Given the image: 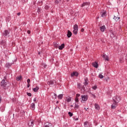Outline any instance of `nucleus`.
I'll use <instances>...</instances> for the list:
<instances>
[{
    "instance_id": "12",
    "label": "nucleus",
    "mask_w": 127,
    "mask_h": 127,
    "mask_svg": "<svg viewBox=\"0 0 127 127\" xmlns=\"http://www.w3.org/2000/svg\"><path fill=\"white\" fill-rule=\"evenodd\" d=\"M30 108L32 110H35V103H32L31 104Z\"/></svg>"
},
{
    "instance_id": "8",
    "label": "nucleus",
    "mask_w": 127,
    "mask_h": 127,
    "mask_svg": "<svg viewBox=\"0 0 127 127\" xmlns=\"http://www.w3.org/2000/svg\"><path fill=\"white\" fill-rule=\"evenodd\" d=\"M34 125L33 120H30L28 123V126L29 127H33Z\"/></svg>"
},
{
    "instance_id": "18",
    "label": "nucleus",
    "mask_w": 127,
    "mask_h": 127,
    "mask_svg": "<svg viewBox=\"0 0 127 127\" xmlns=\"http://www.w3.org/2000/svg\"><path fill=\"white\" fill-rule=\"evenodd\" d=\"M64 46H65V44H63L61 46H59V49L60 50H62V49H63V48H64Z\"/></svg>"
},
{
    "instance_id": "41",
    "label": "nucleus",
    "mask_w": 127,
    "mask_h": 127,
    "mask_svg": "<svg viewBox=\"0 0 127 127\" xmlns=\"http://www.w3.org/2000/svg\"><path fill=\"white\" fill-rule=\"evenodd\" d=\"M84 30L83 28L81 29V32H84Z\"/></svg>"
},
{
    "instance_id": "34",
    "label": "nucleus",
    "mask_w": 127,
    "mask_h": 127,
    "mask_svg": "<svg viewBox=\"0 0 127 127\" xmlns=\"http://www.w3.org/2000/svg\"><path fill=\"white\" fill-rule=\"evenodd\" d=\"M97 88H98V87H97V85H95L94 86H93V87H92V88H93V90H96V89H97Z\"/></svg>"
},
{
    "instance_id": "38",
    "label": "nucleus",
    "mask_w": 127,
    "mask_h": 127,
    "mask_svg": "<svg viewBox=\"0 0 127 127\" xmlns=\"http://www.w3.org/2000/svg\"><path fill=\"white\" fill-rule=\"evenodd\" d=\"M74 121H78V120H79V118H74L73 119Z\"/></svg>"
},
{
    "instance_id": "37",
    "label": "nucleus",
    "mask_w": 127,
    "mask_h": 127,
    "mask_svg": "<svg viewBox=\"0 0 127 127\" xmlns=\"http://www.w3.org/2000/svg\"><path fill=\"white\" fill-rule=\"evenodd\" d=\"M80 87H81V84L80 83L77 84V88H78V89H80Z\"/></svg>"
},
{
    "instance_id": "40",
    "label": "nucleus",
    "mask_w": 127,
    "mask_h": 127,
    "mask_svg": "<svg viewBox=\"0 0 127 127\" xmlns=\"http://www.w3.org/2000/svg\"><path fill=\"white\" fill-rule=\"evenodd\" d=\"M30 86V85L29 84V83H28L27 85V88H29Z\"/></svg>"
},
{
    "instance_id": "16",
    "label": "nucleus",
    "mask_w": 127,
    "mask_h": 127,
    "mask_svg": "<svg viewBox=\"0 0 127 127\" xmlns=\"http://www.w3.org/2000/svg\"><path fill=\"white\" fill-rule=\"evenodd\" d=\"M86 5H87L89 6V5H90V3L89 2H84L82 5H81V7L83 6H86Z\"/></svg>"
},
{
    "instance_id": "28",
    "label": "nucleus",
    "mask_w": 127,
    "mask_h": 127,
    "mask_svg": "<svg viewBox=\"0 0 127 127\" xmlns=\"http://www.w3.org/2000/svg\"><path fill=\"white\" fill-rule=\"evenodd\" d=\"M66 102H67L68 103L71 102V98L70 97L66 98Z\"/></svg>"
},
{
    "instance_id": "11",
    "label": "nucleus",
    "mask_w": 127,
    "mask_h": 127,
    "mask_svg": "<svg viewBox=\"0 0 127 127\" xmlns=\"http://www.w3.org/2000/svg\"><path fill=\"white\" fill-rule=\"evenodd\" d=\"M1 86L2 87H5L6 86V82L4 81V80H2L1 82Z\"/></svg>"
},
{
    "instance_id": "43",
    "label": "nucleus",
    "mask_w": 127,
    "mask_h": 127,
    "mask_svg": "<svg viewBox=\"0 0 127 127\" xmlns=\"http://www.w3.org/2000/svg\"><path fill=\"white\" fill-rule=\"evenodd\" d=\"M17 15H18V16L20 15V12L17 13Z\"/></svg>"
},
{
    "instance_id": "15",
    "label": "nucleus",
    "mask_w": 127,
    "mask_h": 127,
    "mask_svg": "<svg viewBox=\"0 0 127 127\" xmlns=\"http://www.w3.org/2000/svg\"><path fill=\"white\" fill-rule=\"evenodd\" d=\"M78 75H79V74L77 72H73V73H72L71 74V77H74V76H76L77 77V76H78Z\"/></svg>"
},
{
    "instance_id": "2",
    "label": "nucleus",
    "mask_w": 127,
    "mask_h": 127,
    "mask_svg": "<svg viewBox=\"0 0 127 127\" xmlns=\"http://www.w3.org/2000/svg\"><path fill=\"white\" fill-rule=\"evenodd\" d=\"M81 100L80 102L81 103H85L86 101L88 100V95H82L81 96Z\"/></svg>"
},
{
    "instance_id": "39",
    "label": "nucleus",
    "mask_w": 127,
    "mask_h": 127,
    "mask_svg": "<svg viewBox=\"0 0 127 127\" xmlns=\"http://www.w3.org/2000/svg\"><path fill=\"white\" fill-rule=\"evenodd\" d=\"M27 82L28 84H29V83H30V79H28L27 80Z\"/></svg>"
},
{
    "instance_id": "49",
    "label": "nucleus",
    "mask_w": 127,
    "mask_h": 127,
    "mask_svg": "<svg viewBox=\"0 0 127 127\" xmlns=\"http://www.w3.org/2000/svg\"><path fill=\"white\" fill-rule=\"evenodd\" d=\"M71 108H73V105H70Z\"/></svg>"
},
{
    "instance_id": "1",
    "label": "nucleus",
    "mask_w": 127,
    "mask_h": 127,
    "mask_svg": "<svg viewBox=\"0 0 127 127\" xmlns=\"http://www.w3.org/2000/svg\"><path fill=\"white\" fill-rule=\"evenodd\" d=\"M113 103L111 105V109H115L117 108V106L119 105V102L121 101V97L119 96H114L113 98Z\"/></svg>"
},
{
    "instance_id": "26",
    "label": "nucleus",
    "mask_w": 127,
    "mask_h": 127,
    "mask_svg": "<svg viewBox=\"0 0 127 127\" xmlns=\"http://www.w3.org/2000/svg\"><path fill=\"white\" fill-rule=\"evenodd\" d=\"M57 98V94L54 93L53 95V99H54V100H55Z\"/></svg>"
},
{
    "instance_id": "46",
    "label": "nucleus",
    "mask_w": 127,
    "mask_h": 127,
    "mask_svg": "<svg viewBox=\"0 0 127 127\" xmlns=\"http://www.w3.org/2000/svg\"><path fill=\"white\" fill-rule=\"evenodd\" d=\"M0 103H1V98L0 97Z\"/></svg>"
},
{
    "instance_id": "23",
    "label": "nucleus",
    "mask_w": 127,
    "mask_h": 127,
    "mask_svg": "<svg viewBox=\"0 0 127 127\" xmlns=\"http://www.w3.org/2000/svg\"><path fill=\"white\" fill-rule=\"evenodd\" d=\"M21 79H22V76H19L16 77L17 81H20V80H21Z\"/></svg>"
},
{
    "instance_id": "52",
    "label": "nucleus",
    "mask_w": 127,
    "mask_h": 127,
    "mask_svg": "<svg viewBox=\"0 0 127 127\" xmlns=\"http://www.w3.org/2000/svg\"><path fill=\"white\" fill-rule=\"evenodd\" d=\"M39 54H40V53H39Z\"/></svg>"
},
{
    "instance_id": "47",
    "label": "nucleus",
    "mask_w": 127,
    "mask_h": 127,
    "mask_svg": "<svg viewBox=\"0 0 127 127\" xmlns=\"http://www.w3.org/2000/svg\"><path fill=\"white\" fill-rule=\"evenodd\" d=\"M126 60H127V56L126 57Z\"/></svg>"
},
{
    "instance_id": "22",
    "label": "nucleus",
    "mask_w": 127,
    "mask_h": 127,
    "mask_svg": "<svg viewBox=\"0 0 127 127\" xmlns=\"http://www.w3.org/2000/svg\"><path fill=\"white\" fill-rule=\"evenodd\" d=\"M8 31L7 30H5L4 32H3V34L4 35H5V36H7L8 35Z\"/></svg>"
},
{
    "instance_id": "32",
    "label": "nucleus",
    "mask_w": 127,
    "mask_h": 127,
    "mask_svg": "<svg viewBox=\"0 0 127 127\" xmlns=\"http://www.w3.org/2000/svg\"><path fill=\"white\" fill-rule=\"evenodd\" d=\"M42 66L43 67V68H46V64H45L44 63L42 64Z\"/></svg>"
},
{
    "instance_id": "42",
    "label": "nucleus",
    "mask_w": 127,
    "mask_h": 127,
    "mask_svg": "<svg viewBox=\"0 0 127 127\" xmlns=\"http://www.w3.org/2000/svg\"><path fill=\"white\" fill-rule=\"evenodd\" d=\"M36 100H37L36 98H35L34 99V100H33V101H34V102H36Z\"/></svg>"
},
{
    "instance_id": "33",
    "label": "nucleus",
    "mask_w": 127,
    "mask_h": 127,
    "mask_svg": "<svg viewBox=\"0 0 127 127\" xmlns=\"http://www.w3.org/2000/svg\"><path fill=\"white\" fill-rule=\"evenodd\" d=\"M68 115L69 116V117H72L73 116V113H71V112H68Z\"/></svg>"
},
{
    "instance_id": "19",
    "label": "nucleus",
    "mask_w": 127,
    "mask_h": 127,
    "mask_svg": "<svg viewBox=\"0 0 127 127\" xmlns=\"http://www.w3.org/2000/svg\"><path fill=\"white\" fill-rule=\"evenodd\" d=\"M106 16H107V14L106 13V11H103L102 12V15H101L102 17H106Z\"/></svg>"
},
{
    "instance_id": "21",
    "label": "nucleus",
    "mask_w": 127,
    "mask_h": 127,
    "mask_svg": "<svg viewBox=\"0 0 127 127\" xmlns=\"http://www.w3.org/2000/svg\"><path fill=\"white\" fill-rule=\"evenodd\" d=\"M58 98V99H59V100H62V99L63 98V94L59 95Z\"/></svg>"
},
{
    "instance_id": "30",
    "label": "nucleus",
    "mask_w": 127,
    "mask_h": 127,
    "mask_svg": "<svg viewBox=\"0 0 127 127\" xmlns=\"http://www.w3.org/2000/svg\"><path fill=\"white\" fill-rule=\"evenodd\" d=\"M99 77L100 79H103L104 78V75H102V73L99 74Z\"/></svg>"
},
{
    "instance_id": "50",
    "label": "nucleus",
    "mask_w": 127,
    "mask_h": 127,
    "mask_svg": "<svg viewBox=\"0 0 127 127\" xmlns=\"http://www.w3.org/2000/svg\"><path fill=\"white\" fill-rule=\"evenodd\" d=\"M58 103H59V102L57 101L56 103H57V104H58Z\"/></svg>"
},
{
    "instance_id": "29",
    "label": "nucleus",
    "mask_w": 127,
    "mask_h": 127,
    "mask_svg": "<svg viewBox=\"0 0 127 127\" xmlns=\"http://www.w3.org/2000/svg\"><path fill=\"white\" fill-rule=\"evenodd\" d=\"M10 66H11V65L9 63H7L5 65V66L7 68H8L9 67H10Z\"/></svg>"
},
{
    "instance_id": "3",
    "label": "nucleus",
    "mask_w": 127,
    "mask_h": 127,
    "mask_svg": "<svg viewBox=\"0 0 127 127\" xmlns=\"http://www.w3.org/2000/svg\"><path fill=\"white\" fill-rule=\"evenodd\" d=\"M78 25L75 24L73 26V33L75 34V35H77V33H78Z\"/></svg>"
},
{
    "instance_id": "31",
    "label": "nucleus",
    "mask_w": 127,
    "mask_h": 127,
    "mask_svg": "<svg viewBox=\"0 0 127 127\" xmlns=\"http://www.w3.org/2000/svg\"><path fill=\"white\" fill-rule=\"evenodd\" d=\"M84 84V85H88V80L87 79H85Z\"/></svg>"
},
{
    "instance_id": "9",
    "label": "nucleus",
    "mask_w": 127,
    "mask_h": 127,
    "mask_svg": "<svg viewBox=\"0 0 127 127\" xmlns=\"http://www.w3.org/2000/svg\"><path fill=\"white\" fill-rule=\"evenodd\" d=\"M84 126L85 127H91V124L88 121H86L84 123Z\"/></svg>"
},
{
    "instance_id": "44",
    "label": "nucleus",
    "mask_w": 127,
    "mask_h": 127,
    "mask_svg": "<svg viewBox=\"0 0 127 127\" xmlns=\"http://www.w3.org/2000/svg\"><path fill=\"white\" fill-rule=\"evenodd\" d=\"M27 33H28V34H30V31H27Z\"/></svg>"
},
{
    "instance_id": "17",
    "label": "nucleus",
    "mask_w": 127,
    "mask_h": 127,
    "mask_svg": "<svg viewBox=\"0 0 127 127\" xmlns=\"http://www.w3.org/2000/svg\"><path fill=\"white\" fill-rule=\"evenodd\" d=\"M92 65L93 67H95V68H98L99 67V65L98 64V63L96 62H94L92 64Z\"/></svg>"
},
{
    "instance_id": "14",
    "label": "nucleus",
    "mask_w": 127,
    "mask_h": 127,
    "mask_svg": "<svg viewBox=\"0 0 127 127\" xmlns=\"http://www.w3.org/2000/svg\"><path fill=\"white\" fill-rule=\"evenodd\" d=\"M105 29H106V26L105 25H103L100 27V30L102 32H104Z\"/></svg>"
},
{
    "instance_id": "51",
    "label": "nucleus",
    "mask_w": 127,
    "mask_h": 127,
    "mask_svg": "<svg viewBox=\"0 0 127 127\" xmlns=\"http://www.w3.org/2000/svg\"><path fill=\"white\" fill-rule=\"evenodd\" d=\"M100 127H102V126H100Z\"/></svg>"
},
{
    "instance_id": "48",
    "label": "nucleus",
    "mask_w": 127,
    "mask_h": 127,
    "mask_svg": "<svg viewBox=\"0 0 127 127\" xmlns=\"http://www.w3.org/2000/svg\"><path fill=\"white\" fill-rule=\"evenodd\" d=\"M92 96H93L94 97V98H96V96H95L94 94L92 95Z\"/></svg>"
},
{
    "instance_id": "7",
    "label": "nucleus",
    "mask_w": 127,
    "mask_h": 127,
    "mask_svg": "<svg viewBox=\"0 0 127 127\" xmlns=\"http://www.w3.org/2000/svg\"><path fill=\"white\" fill-rule=\"evenodd\" d=\"M103 58H104V60H105V61H109V60H110L109 59V56H107L106 54H104L102 56Z\"/></svg>"
},
{
    "instance_id": "13",
    "label": "nucleus",
    "mask_w": 127,
    "mask_h": 127,
    "mask_svg": "<svg viewBox=\"0 0 127 127\" xmlns=\"http://www.w3.org/2000/svg\"><path fill=\"white\" fill-rule=\"evenodd\" d=\"M110 37L111 38H114V37H115V33L113 30L110 31Z\"/></svg>"
},
{
    "instance_id": "36",
    "label": "nucleus",
    "mask_w": 127,
    "mask_h": 127,
    "mask_svg": "<svg viewBox=\"0 0 127 127\" xmlns=\"http://www.w3.org/2000/svg\"><path fill=\"white\" fill-rule=\"evenodd\" d=\"M60 1H61V0H56L55 2L56 3H58L60 2Z\"/></svg>"
},
{
    "instance_id": "5",
    "label": "nucleus",
    "mask_w": 127,
    "mask_h": 127,
    "mask_svg": "<svg viewBox=\"0 0 127 127\" xmlns=\"http://www.w3.org/2000/svg\"><path fill=\"white\" fill-rule=\"evenodd\" d=\"M80 96H81V95L79 94H76L75 98V103H79V97H80Z\"/></svg>"
},
{
    "instance_id": "24",
    "label": "nucleus",
    "mask_w": 127,
    "mask_h": 127,
    "mask_svg": "<svg viewBox=\"0 0 127 127\" xmlns=\"http://www.w3.org/2000/svg\"><path fill=\"white\" fill-rule=\"evenodd\" d=\"M33 90L34 92H37V91H38V90H39V87L37 86L35 88H33Z\"/></svg>"
},
{
    "instance_id": "10",
    "label": "nucleus",
    "mask_w": 127,
    "mask_h": 127,
    "mask_svg": "<svg viewBox=\"0 0 127 127\" xmlns=\"http://www.w3.org/2000/svg\"><path fill=\"white\" fill-rule=\"evenodd\" d=\"M74 109L75 110H77V109H79V102H75L74 103Z\"/></svg>"
},
{
    "instance_id": "27",
    "label": "nucleus",
    "mask_w": 127,
    "mask_h": 127,
    "mask_svg": "<svg viewBox=\"0 0 127 127\" xmlns=\"http://www.w3.org/2000/svg\"><path fill=\"white\" fill-rule=\"evenodd\" d=\"M54 46L55 48H59V44H57V43H55L54 45Z\"/></svg>"
},
{
    "instance_id": "6",
    "label": "nucleus",
    "mask_w": 127,
    "mask_h": 127,
    "mask_svg": "<svg viewBox=\"0 0 127 127\" xmlns=\"http://www.w3.org/2000/svg\"><path fill=\"white\" fill-rule=\"evenodd\" d=\"M94 108L97 111H100L101 110V108L100 107V105L97 104V103L94 104Z\"/></svg>"
},
{
    "instance_id": "20",
    "label": "nucleus",
    "mask_w": 127,
    "mask_h": 127,
    "mask_svg": "<svg viewBox=\"0 0 127 127\" xmlns=\"http://www.w3.org/2000/svg\"><path fill=\"white\" fill-rule=\"evenodd\" d=\"M67 37L70 38L71 36H72V32L70 31H67Z\"/></svg>"
},
{
    "instance_id": "4",
    "label": "nucleus",
    "mask_w": 127,
    "mask_h": 127,
    "mask_svg": "<svg viewBox=\"0 0 127 127\" xmlns=\"http://www.w3.org/2000/svg\"><path fill=\"white\" fill-rule=\"evenodd\" d=\"M55 83H56V81H55V80H52L48 82V85H49V86H52L53 85H54Z\"/></svg>"
},
{
    "instance_id": "45",
    "label": "nucleus",
    "mask_w": 127,
    "mask_h": 127,
    "mask_svg": "<svg viewBox=\"0 0 127 127\" xmlns=\"http://www.w3.org/2000/svg\"><path fill=\"white\" fill-rule=\"evenodd\" d=\"M88 108H84V110H85V111H87V110H88Z\"/></svg>"
},
{
    "instance_id": "35",
    "label": "nucleus",
    "mask_w": 127,
    "mask_h": 127,
    "mask_svg": "<svg viewBox=\"0 0 127 127\" xmlns=\"http://www.w3.org/2000/svg\"><path fill=\"white\" fill-rule=\"evenodd\" d=\"M27 95L29 97H31V93H30L27 92Z\"/></svg>"
},
{
    "instance_id": "25",
    "label": "nucleus",
    "mask_w": 127,
    "mask_h": 127,
    "mask_svg": "<svg viewBox=\"0 0 127 127\" xmlns=\"http://www.w3.org/2000/svg\"><path fill=\"white\" fill-rule=\"evenodd\" d=\"M114 19H115V21H118L119 19H120V17H118L117 16H114Z\"/></svg>"
}]
</instances>
